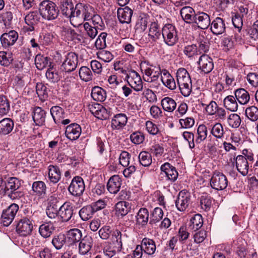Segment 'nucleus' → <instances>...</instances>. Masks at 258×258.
Here are the masks:
<instances>
[{
    "label": "nucleus",
    "instance_id": "1",
    "mask_svg": "<svg viewBox=\"0 0 258 258\" xmlns=\"http://www.w3.org/2000/svg\"><path fill=\"white\" fill-rule=\"evenodd\" d=\"M253 162L254 154L248 149H244L242 155H239L234 158L236 169L244 176L247 175L249 165Z\"/></svg>",
    "mask_w": 258,
    "mask_h": 258
},
{
    "label": "nucleus",
    "instance_id": "2",
    "mask_svg": "<svg viewBox=\"0 0 258 258\" xmlns=\"http://www.w3.org/2000/svg\"><path fill=\"white\" fill-rule=\"evenodd\" d=\"M176 77L181 94L184 97L189 96L192 91V83L187 70L183 68H179L176 71Z\"/></svg>",
    "mask_w": 258,
    "mask_h": 258
},
{
    "label": "nucleus",
    "instance_id": "3",
    "mask_svg": "<svg viewBox=\"0 0 258 258\" xmlns=\"http://www.w3.org/2000/svg\"><path fill=\"white\" fill-rule=\"evenodd\" d=\"M39 12L42 18L47 21L56 19L59 13L56 4L50 1H43L41 2L39 4Z\"/></svg>",
    "mask_w": 258,
    "mask_h": 258
},
{
    "label": "nucleus",
    "instance_id": "4",
    "mask_svg": "<svg viewBox=\"0 0 258 258\" xmlns=\"http://www.w3.org/2000/svg\"><path fill=\"white\" fill-rule=\"evenodd\" d=\"M21 185V181L17 178L14 177L9 178L5 181L6 195L13 200L23 197V192L19 190Z\"/></svg>",
    "mask_w": 258,
    "mask_h": 258
},
{
    "label": "nucleus",
    "instance_id": "5",
    "mask_svg": "<svg viewBox=\"0 0 258 258\" xmlns=\"http://www.w3.org/2000/svg\"><path fill=\"white\" fill-rule=\"evenodd\" d=\"M94 12L93 8L83 3H78L74 10L73 21L78 20L80 22L90 20Z\"/></svg>",
    "mask_w": 258,
    "mask_h": 258
},
{
    "label": "nucleus",
    "instance_id": "6",
    "mask_svg": "<svg viewBox=\"0 0 258 258\" xmlns=\"http://www.w3.org/2000/svg\"><path fill=\"white\" fill-rule=\"evenodd\" d=\"M143 62L147 66L143 73V80L148 83L157 81L160 76L162 75V70L160 69V66H155L149 61H144Z\"/></svg>",
    "mask_w": 258,
    "mask_h": 258
},
{
    "label": "nucleus",
    "instance_id": "7",
    "mask_svg": "<svg viewBox=\"0 0 258 258\" xmlns=\"http://www.w3.org/2000/svg\"><path fill=\"white\" fill-rule=\"evenodd\" d=\"M162 35L164 42L168 46H173L178 42L177 31L172 24L164 25L162 29Z\"/></svg>",
    "mask_w": 258,
    "mask_h": 258
},
{
    "label": "nucleus",
    "instance_id": "8",
    "mask_svg": "<svg viewBox=\"0 0 258 258\" xmlns=\"http://www.w3.org/2000/svg\"><path fill=\"white\" fill-rule=\"evenodd\" d=\"M78 62V55L74 52H69L65 55L64 60L60 67L62 72L70 73L77 68Z\"/></svg>",
    "mask_w": 258,
    "mask_h": 258
},
{
    "label": "nucleus",
    "instance_id": "9",
    "mask_svg": "<svg viewBox=\"0 0 258 258\" xmlns=\"http://www.w3.org/2000/svg\"><path fill=\"white\" fill-rule=\"evenodd\" d=\"M85 188V183L83 178L79 176L74 177L68 187V190L71 195L75 197H80L82 195Z\"/></svg>",
    "mask_w": 258,
    "mask_h": 258
},
{
    "label": "nucleus",
    "instance_id": "10",
    "mask_svg": "<svg viewBox=\"0 0 258 258\" xmlns=\"http://www.w3.org/2000/svg\"><path fill=\"white\" fill-rule=\"evenodd\" d=\"M19 206L12 204L6 209L4 210L1 216L2 223L5 226L10 225L14 220L19 210Z\"/></svg>",
    "mask_w": 258,
    "mask_h": 258
},
{
    "label": "nucleus",
    "instance_id": "11",
    "mask_svg": "<svg viewBox=\"0 0 258 258\" xmlns=\"http://www.w3.org/2000/svg\"><path fill=\"white\" fill-rule=\"evenodd\" d=\"M160 178L165 177L166 180H169L171 182H174L177 179L178 173L175 167L169 163L166 162L162 164L160 167Z\"/></svg>",
    "mask_w": 258,
    "mask_h": 258
},
{
    "label": "nucleus",
    "instance_id": "12",
    "mask_svg": "<svg viewBox=\"0 0 258 258\" xmlns=\"http://www.w3.org/2000/svg\"><path fill=\"white\" fill-rule=\"evenodd\" d=\"M127 82L135 91L140 92L143 90V83L140 75L135 71H129L128 76H126Z\"/></svg>",
    "mask_w": 258,
    "mask_h": 258
},
{
    "label": "nucleus",
    "instance_id": "13",
    "mask_svg": "<svg viewBox=\"0 0 258 258\" xmlns=\"http://www.w3.org/2000/svg\"><path fill=\"white\" fill-rule=\"evenodd\" d=\"M210 184L213 189L218 190H223L227 186V179L223 173L219 172H215L211 179Z\"/></svg>",
    "mask_w": 258,
    "mask_h": 258
},
{
    "label": "nucleus",
    "instance_id": "14",
    "mask_svg": "<svg viewBox=\"0 0 258 258\" xmlns=\"http://www.w3.org/2000/svg\"><path fill=\"white\" fill-rule=\"evenodd\" d=\"M33 228V225L32 221L25 218L21 219L18 223L16 231L20 235L26 236L31 234Z\"/></svg>",
    "mask_w": 258,
    "mask_h": 258
},
{
    "label": "nucleus",
    "instance_id": "15",
    "mask_svg": "<svg viewBox=\"0 0 258 258\" xmlns=\"http://www.w3.org/2000/svg\"><path fill=\"white\" fill-rule=\"evenodd\" d=\"M89 110L96 118L101 120L108 119L110 116V111L98 103L90 105Z\"/></svg>",
    "mask_w": 258,
    "mask_h": 258
},
{
    "label": "nucleus",
    "instance_id": "16",
    "mask_svg": "<svg viewBox=\"0 0 258 258\" xmlns=\"http://www.w3.org/2000/svg\"><path fill=\"white\" fill-rule=\"evenodd\" d=\"M93 246V238L91 236L86 235L79 244V253L82 255L90 256L91 255V249Z\"/></svg>",
    "mask_w": 258,
    "mask_h": 258
},
{
    "label": "nucleus",
    "instance_id": "17",
    "mask_svg": "<svg viewBox=\"0 0 258 258\" xmlns=\"http://www.w3.org/2000/svg\"><path fill=\"white\" fill-rule=\"evenodd\" d=\"M18 38V33L14 30L4 33L0 38L3 47L5 49L9 48L15 44Z\"/></svg>",
    "mask_w": 258,
    "mask_h": 258
},
{
    "label": "nucleus",
    "instance_id": "18",
    "mask_svg": "<svg viewBox=\"0 0 258 258\" xmlns=\"http://www.w3.org/2000/svg\"><path fill=\"white\" fill-rule=\"evenodd\" d=\"M82 133L81 126L77 123H72L66 127L65 135L71 141H75L80 136Z\"/></svg>",
    "mask_w": 258,
    "mask_h": 258
},
{
    "label": "nucleus",
    "instance_id": "19",
    "mask_svg": "<svg viewBox=\"0 0 258 258\" xmlns=\"http://www.w3.org/2000/svg\"><path fill=\"white\" fill-rule=\"evenodd\" d=\"M201 29H207L211 24L210 16L204 12H198L196 14L193 23Z\"/></svg>",
    "mask_w": 258,
    "mask_h": 258
},
{
    "label": "nucleus",
    "instance_id": "20",
    "mask_svg": "<svg viewBox=\"0 0 258 258\" xmlns=\"http://www.w3.org/2000/svg\"><path fill=\"white\" fill-rule=\"evenodd\" d=\"M60 9L61 13L66 17L69 18L71 24L76 26L73 23V13L75 7L72 0H62L60 2Z\"/></svg>",
    "mask_w": 258,
    "mask_h": 258
},
{
    "label": "nucleus",
    "instance_id": "21",
    "mask_svg": "<svg viewBox=\"0 0 258 258\" xmlns=\"http://www.w3.org/2000/svg\"><path fill=\"white\" fill-rule=\"evenodd\" d=\"M122 184V180L118 175H114L109 179L106 188L111 194H116L120 190Z\"/></svg>",
    "mask_w": 258,
    "mask_h": 258
},
{
    "label": "nucleus",
    "instance_id": "22",
    "mask_svg": "<svg viewBox=\"0 0 258 258\" xmlns=\"http://www.w3.org/2000/svg\"><path fill=\"white\" fill-rule=\"evenodd\" d=\"M225 20L220 17H217L211 23V31L215 35H219L224 33L226 30Z\"/></svg>",
    "mask_w": 258,
    "mask_h": 258
},
{
    "label": "nucleus",
    "instance_id": "23",
    "mask_svg": "<svg viewBox=\"0 0 258 258\" xmlns=\"http://www.w3.org/2000/svg\"><path fill=\"white\" fill-rule=\"evenodd\" d=\"M199 67L205 74L210 73L214 68V63L212 58L208 55L202 54L198 61Z\"/></svg>",
    "mask_w": 258,
    "mask_h": 258
},
{
    "label": "nucleus",
    "instance_id": "24",
    "mask_svg": "<svg viewBox=\"0 0 258 258\" xmlns=\"http://www.w3.org/2000/svg\"><path fill=\"white\" fill-rule=\"evenodd\" d=\"M190 203V197L188 194L181 191L175 201V206L177 210L181 212L184 211Z\"/></svg>",
    "mask_w": 258,
    "mask_h": 258
},
{
    "label": "nucleus",
    "instance_id": "25",
    "mask_svg": "<svg viewBox=\"0 0 258 258\" xmlns=\"http://www.w3.org/2000/svg\"><path fill=\"white\" fill-rule=\"evenodd\" d=\"M73 207L70 203H64L58 209V216L63 222H68L73 215Z\"/></svg>",
    "mask_w": 258,
    "mask_h": 258
},
{
    "label": "nucleus",
    "instance_id": "26",
    "mask_svg": "<svg viewBox=\"0 0 258 258\" xmlns=\"http://www.w3.org/2000/svg\"><path fill=\"white\" fill-rule=\"evenodd\" d=\"M133 14V10L128 7L119 8L117 12L118 19L122 24H129L131 22Z\"/></svg>",
    "mask_w": 258,
    "mask_h": 258
},
{
    "label": "nucleus",
    "instance_id": "27",
    "mask_svg": "<svg viewBox=\"0 0 258 258\" xmlns=\"http://www.w3.org/2000/svg\"><path fill=\"white\" fill-rule=\"evenodd\" d=\"M161 81L165 87L171 90H175L176 88V85L174 78L170 74L169 71L166 69H162Z\"/></svg>",
    "mask_w": 258,
    "mask_h": 258
},
{
    "label": "nucleus",
    "instance_id": "28",
    "mask_svg": "<svg viewBox=\"0 0 258 258\" xmlns=\"http://www.w3.org/2000/svg\"><path fill=\"white\" fill-rule=\"evenodd\" d=\"M234 95L238 102L241 105L247 104L250 100L249 92L244 88H238L234 91Z\"/></svg>",
    "mask_w": 258,
    "mask_h": 258
},
{
    "label": "nucleus",
    "instance_id": "29",
    "mask_svg": "<svg viewBox=\"0 0 258 258\" xmlns=\"http://www.w3.org/2000/svg\"><path fill=\"white\" fill-rule=\"evenodd\" d=\"M48 178L50 182L55 184L61 178V173L59 168L56 165H50L47 167Z\"/></svg>",
    "mask_w": 258,
    "mask_h": 258
},
{
    "label": "nucleus",
    "instance_id": "30",
    "mask_svg": "<svg viewBox=\"0 0 258 258\" xmlns=\"http://www.w3.org/2000/svg\"><path fill=\"white\" fill-rule=\"evenodd\" d=\"M14 123L10 118H5L0 121V136H6L12 132Z\"/></svg>",
    "mask_w": 258,
    "mask_h": 258
},
{
    "label": "nucleus",
    "instance_id": "31",
    "mask_svg": "<svg viewBox=\"0 0 258 258\" xmlns=\"http://www.w3.org/2000/svg\"><path fill=\"white\" fill-rule=\"evenodd\" d=\"M127 117L124 113H119L114 116L111 120V127L114 130H119L125 125Z\"/></svg>",
    "mask_w": 258,
    "mask_h": 258
},
{
    "label": "nucleus",
    "instance_id": "32",
    "mask_svg": "<svg viewBox=\"0 0 258 258\" xmlns=\"http://www.w3.org/2000/svg\"><path fill=\"white\" fill-rule=\"evenodd\" d=\"M46 112L41 107H35L33 109L32 117L36 125H42L45 121Z\"/></svg>",
    "mask_w": 258,
    "mask_h": 258
},
{
    "label": "nucleus",
    "instance_id": "33",
    "mask_svg": "<svg viewBox=\"0 0 258 258\" xmlns=\"http://www.w3.org/2000/svg\"><path fill=\"white\" fill-rule=\"evenodd\" d=\"M141 245L145 254L153 255L156 251V246L155 241L148 238H144L141 242Z\"/></svg>",
    "mask_w": 258,
    "mask_h": 258
},
{
    "label": "nucleus",
    "instance_id": "34",
    "mask_svg": "<svg viewBox=\"0 0 258 258\" xmlns=\"http://www.w3.org/2000/svg\"><path fill=\"white\" fill-rule=\"evenodd\" d=\"M32 190L35 196L39 199L44 198L46 194V186L42 181H35L32 184Z\"/></svg>",
    "mask_w": 258,
    "mask_h": 258
},
{
    "label": "nucleus",
    "instance_id": "35",
    "mask_svg": "<svg viewBox=\"0 0 258 258\" xmlns=\"http://www.w3.org/2000/svg\"><path fill=\"white\" fill-rule=\"evenodd\" d=\"M180 15L184 21L188 24H192L196 15L195 10L190 7H184L180 11Z\"/></svg>",
    "mask_w": 258,
    "mask_h": 258
},
{
    "label": "nucleus",
    "instance_id": "36",
    "mask_svg": "<svg viewBox=\"0 0 258 258\" xmlns=\"http://www.w3.org/2000/svg\"><path fill=\"white\" fill-rule=\"evenodd\" d=\"M149 216L148 210L145 208H141L136 216V224L141 227L145 226L148 223Z\"/></svg>",
    "mask_w": 258,
    "mask_h": 258
},
{
    "label": "nucleus",
    "instance_id": "37",
    "mask_svg": "<svg viewBox=\"0 0 258 258\" xmlns=\"http://www.w3.org/2000/svg\"><path fill=\"white\" fill-rule=\"evenodd\" d=\"M203 225L202 216L200 214L194 215L188 223V228L190 230L196 231L202 227Z\"/></svg>",
    "mask_w": 258,
    "mask_h": 258
},
{
    "label": "nucleus",
    "instance_id": "38",
    "mask_svg": "<svg viewBox=\"0 0 258 258\" xmlns=\"http://www.w3.org/2000/svg\"><path fill=\"white\" fill-rule=\"evenodd\" d=\"M67 237L70 244L80 242L82 238V232L78 228L70 229L67 232Z\"/></svg>",
    "mask_w": 258,
    "mask_h": 258
},
{
    "label": "nucleus",
    "instance_id": "39",
    "mask_svg": "<svg viewBox=\"0 0 258 258\" xmlns=\"http://www.w3.org/2000/svg\"><path fill=\"white\" fill-rule=\"evenodd\" d=\"M223 103L225 107L231 111L235 112L238 109L237 100L232 95L226 96L223 100Z\"/></svg>",
    "mask_w": 258,
    "mask_h": 258
},
{
    "label": "nucleus",
    "instance_id": "40",
    "mask_svg": "<svg viewBox=\"0 0 258 258\" xmlns=\"http://www.w3.org/2000/svg\"><path fill=\"white\" fill-rule=\"evenodd\" d=\"M131 207L128 202L120 201L115 205V214L117 216H124L128 213Z\"/></svg>",
    "mask_w": 258,
    "mask_h": 258
},
{
    "label": "nucleus",
    "instance_id": "41",
    "mask_svg": "<svg viewBox=\"0 0 258 258\" xmlns=\"http://www.w3.org/2000/svg\"><path fill=\"white\" fill-rule=\"evenodd\" d=\"M91 95L93 100L98 102H103L106 98V91L98 86L92 88Z\"/></svg>",
    "mask_w": 258,
    "mask_h": 258
},
{
    "label": "nucleus",
    "instance_id": "42",
    "mask_svg": "<svg viewBox=\"0 0 258 258\" xmlns=\"http://www.w3.org/2000/svg\"><path fill=\"white\" fill-rule=\"evenodd\" d=\"M54 230V227L53 225L50 222H46L40 225L39 228V234L44 238L50 237Z\"/></svg>",
    "mask_w": 258,
    "mask_h": 258
},
{
    "label": "nucleus",
    "instance_id": "43",
    "mask_svg": "<svg viewBox=\"0 0 258 258\" xmlns=\"http://www.w3.org/2000/svg\"><path fill=\"white\" fill-rule=\"evenodd\" d=\"M161 104L165 111L172 112L176 108V103L174 99L169 97H165L161 100Z\"/></svg>",
    "mask_w": 258,
    "mask_h": 258
},
{
    "label": "nucleus",
    "instance_id": "44",
    "mask_svg": "<svg viewBox=\"0 0 258 258\" xmlns=\"http://www.w3.org/2000/svg\"><path fill=\"white\" fill-rule=\"evenodd\" d=\"M50 114L56 124H59L61 119L64 118V110L58 106H52L50 109Z\"/></svg>",
    "mask_w": 258,
    "mask_h": 258
},
{
    "label": "nucleus",
    "instance_id": "45",
    "mask_svg": "<svg viewBox=\"0 0 258 258\" xmlns=\"http://www.w3.org/2000/svg\"><path fill=\"white\" fill-rule=\"evenodd\" d=\"M232 21L233 26L237 29V32H236L235 35V39L236 40L242 39L241 34H240V35H239V34L241 33V28L243 26L242 18L238 13H237L232 18Z\"/></svg>",
    "mask_w": 258,
    "mask_h": 258
},
{
    "label": "nucleus",
    "instance_id": "46",
    "mask_svg": "<svg viewBox=\"0 0 258 258\" xmlns=\"http://www.w3.org/2000/svg\"><path fill=\"white\" fill-rule=\"evenodd\" d=\"M50 58L44 56L40 54L36 55L35 58V64L39 70H42L47 66L50 67L49 64L50 63Z\"/></svg>",
    "mask_w": 258,
    "mask_h": 258
},
{
    "label": "nucleus",
    "instance_id": "47",
    "mask_svg": "<svg viewBox=\"0 0 258 258\" xmlns=\"http://www.w3.org/2000/svg\"><path fill=\"white\" fill-rule=\"evenodd\" d=\"M67 236L62 233H59L53 236L51 243L57 250L62 248L66 243Z\"/></svg>",
    "mask_w": 258,
    "mask_h": 258
},
{
    "label": "nucleus",
    "instance_id": "48",
    "mask_svg": "<svg viewBox=\"0 0 258 258\" xmlns=\"http://www.w3.org/2000/svg\"><path fill=\"white\" fill-rule=\"evenodd\" d=\"M40 14L36 11L29 12L25 17V22L27 25H35L40 21Z\"/></svg>",
    "mask_w": 258,
    "mask_h": 258
},
{
    "label": "nucleus",
    "instance_id": "49",
    "mask_svg": "<svg viewBox=\"0 0 258 258\" xmlns=\"http://www.w3.org/2000/svg\"><path fill=\"white\" fill-rule=\"evenodd\" d=\"M95 213L91 205L83 207L79 211V215L83 221H87L91 218Z\"/></svg>",
    "mask_w": 258,
    "mask_h": 258
},
{
    "label": "nucleus",
    "instance_id": "50",
    "mask_svg": "<svg viewBox=\"0 0 258 258\" xmlns=\"http://www.w3.org/2000/svg\"><path fill=\"white\" fill-rule=\"evenodd\" d=\"M148 36L153 42L159 39L161 33L157 23L154 22L151 24Z\"/></svg>",
    "mask_w": 258,
    "mask_h": 258
},
{
    "label": "nucleus",
    "instance_id": "51",
    "mask_svg": "<svg viewBox=\"0 0 258 258\" xmlns=\"http://www.w3.org/2000/svg\"><path fill=\"white\" fill-rule=\"evenodd\" d=\"M211 134L217 139L222 140L224 137V131L221 123H216L212 127Z\"/></svg>",
    "mask_w": 258,
    "mask_h": 258
},
{
    "label": "nucleus",
    "instance_id": "52",
    "mask_svg": "<svg viewBox=\"0 0 258 258\" xmlns=\"http://www.w3.org/2000/svg\"><path fill=\"white\" fill-rule=\"evenodd\" d=\"M140 163L143 166L148 167L152 162L151 155L147 151H142L139 155Z\"/></svg>",
    "mask_w": 258,
    "mask_h": 258
},
{
    "label": "nucleus",
    "instance_id": "53",
    "mask_svg": "<svg viewBox=\"0 0 258 258\" xmlns=\"http://www.w3.org/2000/svg\"><path fill=\"white\" fill-rule=\"evenodd\" d=\"M207 135L208 130L206 126L204 124H200L197 128L196 143L198 144L202 143L207 138Z\"/></svg>",
    "mask_w": 258,
    "mask_h": 258
},
{
    "label": "nucleus",
    "instance_id": "54",
    "mask_svg": "<svg viewBox=\"0 0 258 258\" xmlns=\"http://www.w3.org/2000/svg\"><path fill=\"white\" fill-rule=\"evenodd\" d=\"M63 35L69 41L78 40L81 41V36L78 34L74 29L71 28H63L62 31Z\"/></svg>",
    "mask_w": 258,
    "mask_h": 258
},
{
    "label": "nucleus",
    "instance_id": "55",
    "mask_svg": "<svg viewBox=\"0 0 258 258\" xmlns=\"http://www.w3.org/2000/svg\"><path fill=\"white\" fill-rule=\"evenodd\" d=\"M36 91L41 99L45 100L48 97L49 90L44 84L38 83L36 85Z\"/></svg>",
    "mask_w": 258,
    "mask_h": 258
},
{
    "label": "nucleus",
    "instance_id": "56",
    "mask_svg": "<svg viewBox=\"0 0 258 258\" xmlns=\"http://www.w3.org/2000/svg\"><path fill=\"white\" fill-rule=\"evenodd\" d=\"M241 122V119L239 115L236 113L230 114L227 118V123L232 128H238Z\"/></svg>",
    "mask_w": 258,
    "mask_h": 258
},
{
    "label": "nucleus",
    "instance_id": "57",
    "mask_svg": "<svg viewBox=\"0 0 258 258\" xmlns=\"http://www.w3.org/2000/svg\"><path fill=\"white\" fill-rule=\"evenodd\" d=\"M10 110L9 102L7 97L4 95L0 96V115L7 114Z\"/></svg>",
    "mask_w": 258,
    "mask_h": 258
},
{
    "label": "nucleus",
    "instance_id": "58",
    "mask_svg": "<svg viewBox=\"0 0 258 258\" xmlns=\"http://www.w3.org/2000/svg\"><path fill=\"white\" fill-rule=\"evenodd\" d=\"M121 233L118 230H116L112 233V242L111 243L116 246L118 250L122 249V242L121 239Z\"/></svg>",
    "mask_w": 258,
    "mask_h": 258
},
{
    "label": "nucleus",
    "instance_id": "59",
    "mask_svg": "<svg viewBox=\"0 0 258 258\" xmlns=\"http://www.w3.org/2000/svg\"><path fill=\"white\" fill-rule=\"evenodd\" d=\"M245 113L246 116L252 121H255L258 119V108L255 106L246 108Z\"/></svg>",
    "mask_w": 258,
    "mask_h": 258
},
{
    "label": "nucleus",
    "instance_id": "60",
    "mask_svg": "<svg viewBox=\"0 0 258 258\" xmlns=\"http://www.w3.org/2000/svg\"><path fill=\"white\" fill-rule=\"evenodd\" d=\"M121 250H118L116 246L110 243L103 248V253L108 258H111L116 254L120 252Z\"/></svg>",
    "mask_w": 258,
    "mask_h": 258
},
{
    "label": "nucleus",
    "instance_id": "61",
    "mask_svg": "<svg viewBox=\"0 0 258 258\" xmlns=\"http://www.w3.org/2000/svg\"><path fill=\"white\" fill-rule=\"evenodd\" d=\"M212 204V198L207 195H203L200 198L201 208L205 211H209L211 209Z\"/></svg>",
    "mask_w": 258,
    "mask_h": 258
},
{
    "label": "nucleus",
    "instance_id": "62",
    "mask_svg": "<svg viewBox=\"0 0 258 258\" xmlns=\"http://www.w3.org/2000/svg\"><path fill=\"white\" fill-rule=\"evenodd\" d=\"M79 76L82 80L88 82L92 79L93 75L89 68L82 67L79 70Z\"/></svg>",
    "mask_w": 258,
    "mask_h": 258
},
{
    "label": "nucleus",
    "instance_id": "63",
    "mask_svg": "<svg viewBox=\"0 0 258 258\" xmlns=\"http://www.w3.org/2000/svg\"><path fill=\"white\" fill-rule=\"evenodd\" d=\"M97 58L105 62H110L113 58V55L111 52L101 49L97 53Z\"/></svg>",
    "mask_w": 258,
    "mask_h": 258
},
{
    "label": "nucleus",
    "instance_id": "64",
    "mask_svg": "<svg viewBox=\"0 0 258 258\" xmlns=\"http://www.w3.org/2000/svg\"><path fill=\"white\" fill-rule=\"evenodd\" d=\"M150 154H153L156 157L162 156L164 153L163 147L159 144H154L149 149Z\"/></svg>",
    "mask_w": 258,
    "mask_h": 258
}]
</instances>
